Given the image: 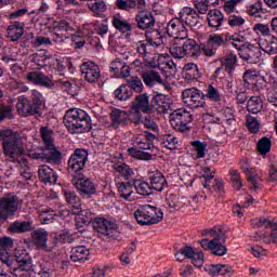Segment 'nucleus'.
I'll use <instances>...</instances> for the list:
<instances>
[{"label": "nucleus", "mask_w": 277, "mask_h": 277, "mask_svg": "<svg viewBox=\"0 0 277 277\" xmlns=\"http://www.w3.org/2000/svg\"><path fill=\"white\" fill-rule=\"evenodd\" d=\"M260 49L267 53V55H276L277 54V37L268 36L261 40Z\"/></svg>", "instance_id": "obj_33"}, {"label": "nucleus", "mask_w": 277, "mask_h": 277, "mask_svg": "<svg viewBox=\"0 0 277 277\" xmlns=\"http://www.w3.org/2000/svg\"><path fill=\"white\" fill-rule=\"evenodd\" d=\"M90 256V250L85 248V246H78L71 249L70 260L74 263H78L80 261H88Z\"/></svg>", "instance_id": "obj_37"}, {"label": "nucleus", "mask_w": 277, "mask_h": 277, "mask_svg": "<svg viewBox=\"0 0 277 277\" xmlns=\"http://www.w3.org/2000/svg\"><path fill=\"white\" fill-rule=\"evenodd\" d=\"M182 100L185 105L192 109H207V100L205 97V92L198 88H188L182 92Z\"/></svg>", "instance_id": "obj_9"}, {"label": "nucleus", "mask_w": 277, "mask_h": 277, "mask_svg": "<svg viewBox=\"0 0 277 277\" xmlns=\"http://www.w3.org/2000/svg\"><path fill=\"white\" fill-rule=\"evenodd\" d=\"M205 98H209L212 103H221L222 94L217 88L213 87V84H209L205 94Z\"/></svg>", "instance_id": "obj_51"}, {"label": "nucleus", "mask_w": 277, "mask_h": 277, "mask_svg": "<svg viewBox=\"0 0 277 277\" xmlns=\"http://www.w3.org/2000/svg\"><path fill=\"white\" fill-rule=\"evenodd\" d=\"M13 259L16 262V269H19V272H31L34 269V260L25 249H16Z\"/></svg>", "instance_id": "obj_14"}, {"label": "nucleus", "mask_w": 277, "mask_h": 277, "mask_svg": "<svg viewBox=\"0 0 277 277\" xmlns=\"http://www.w3.org/2000/svg\"><path fill=\"white\" fill-rule=\"evenodd\" d=\"M207 21L208 26L214 31H217L222 27V23H224V14L217 9L211 10L207 15Z\"/></svg>", "instance_id": "obj_29"}, {"label": "nucleus", "mask_w": 277, "mask_h": 277, "mask_svg": "<svg viewBox=\"0 0 277 277\" xmlns=\"http://www.w3.org/2000/svg\"><path fill=\"white\" fill-rule=\"evenodd\" d=\"M79 177H72L71 183L74 187H76L83 198H92L94 194H96V184L92 182V180L88 177H81V175H78Z\"/></svg>", "instance_id": "obj_10"}, {"label": "nucleus", "mask_w": 277, "mask_h": 277, "mask_svg": "<svg viewBox=\"0 0 277 277\" xmlns=\"http://www.w3.org/2000/svg\"><path fill=\"white\" fill-rule=\"evenodd\" d=\"M184 78L186 81H194L196 79H200V69H198V65L195 63H188L183 68Z\"/></svg>", "instance_id": "obj_38"}, {"label": "nucleus", "mask_w": 277, "mask_h": 277, "mask_svg": "<svg viewBox=\"0 0 277 277\" xmlns=\"http://www.w3.org/2000/svg\"><path fill=\"white\" fill-rule=\"evenodd\" d=\"M148 47H150V43H148L147 40L136 42V52L143 60H146V57H148Z\"/></svg>", "instance_id": "obj_62"}, {"label": "nucleus", "mask_w": 277, "mask_h": 277, "mask_svg": "<svg viewBox=\"0 0 277 277\" xmlns=\"http://www.w3.org/2000/svg\"><path fill=\"white\" fill-rule=\"evenodd\" d=\"M222 66L228 75H233L235 68H237V54L228 50L223 57L220 60Z\"/></svg>", "instance_id": "obj_30"}, {"label": "nucleus", "mask_w": 277, "mask_h": 277, "mask_svg": "<svg viewBox=\"0 0 277 277\" xmlns=\"http://www.w3.org/2000/svg\"><path fill=\"white\" fill-rule=\"evenodd\" d=\"M80 70L88 83H98L101 81V67L94 62H84L80 65Z\"/></svg>", "instance_id": "obj_13"}, {"label": "nucleus", "mask_w": 277, "mask_h": 277, "mask_svg": "<svg viewBox=\"0 0 277 277\" xmlns=\"http://www.w3.org/2000/svg\"><path fill=\"white\" fill-rule=\"evenodd\" d=\"M161 143L169 150H176L179 148V138L172 134H163Z\"/></svg>", "instance_id": "obj_49"}, {"label": "nucleus", "mask_w": 277, "mask_h": 277, "mask_svg": "<svg viewBox=\"0 0 277 277\" xmlns=\"http://www.w3.org/2000/svg\"><path fill=\"white\" fill-rule=\"evenodd\" d=\"M136 23L137 29L141 31H148L154 29L157 25V19L155 18V14L150 11H140L134 18Z\"/></svg>", "instance_id": "obj_15"}, {"label": "nucleus", "mask_w": 277, "mask_h": 277, "mask_svg": "<svg viewBox=\"0 0 277 277\" xmlns=\"http://www.w3.org/2000/svg\"><path fill=\"white\" fill-rule=\"evenodd\" d=\"M63 122L69 133H85L92 131V119L90 115L80 108L67 110Z\"/></svg>", "instance_id": "obj_1"}, {"label": "nucleus", "mask_w": 277, "mask_h": 277, "mask_svg": "<svg viewBox=\"0 0 277 277\" xmlns=\"http://www.w3.org/2000/svg\"><path fill=\"white\" fill-rule=\"evenodd\" d=\"M193 5L195 10H197V13L200 14H207L209 12V3L207 0H193Z\"/></svg>", "instance_id": "obj_64"}, {"label": "nucleus", "mask_w": 277, "mask_h": 277, "mask_svg": "<svg viewBox=\"0 0 277 277\" xmlns=\"http://www.w3.org/2000/svg\"><path fill=\"white\" fill-rule=\"evenodd\" d=\"M126 85L130 89V92H136L141 94L144 91V83H142V79L138 77H133L131 80H128Z\"/></svg>", "instance_id": "obj_53"}, {"label": "nucleus", "mask_w": 277, "mask_h": 277, "mask_svg": "<svg viewBox=\"0 0 277 277\" xmlns=\"http://www.w3.org/2000/svg\"><path fill=\"white\" fill-rule=\"evenodd\" d=\"M146 41L149 43V47H156L159 49L163 44V35H161L160 29L151 28L145 31Z\"/></svg>", "instance_id": "obj_31"}, {"label": "nucleus", "mask_w": 277, "mask_h": 277, "mask_svg": "<svg viewBox=\"0 0 277 277\" xmlns=\"http://www.w3.org/2000/svg\"><path fill=\"white\" fill-rule=\"evenodd\" d=\"M166 31L170 38H188V31L185 25L182 24L180 17L171 19L166 28Z\"/></svg>", "instance_id": "obj_16"}, {"label": "nucleus", "mask_w": 277, "mask_h": 277, "mask_svg": "<svg viewBox=\"0 0 277 277\" xmlns=\"http://www.w3.org/2000/svg\"><path fill=\"white\" fill-rule=\"evenodd\" d=\"M111 25L119 31V34H126V38H131V34H133V24L128 19H124L120 15H115L113 16Z\"/></svg>", "instance_id": "obj_24"}, {"label": "nucleus", "mask_w": 277, "mask_h": 277, "mask_svg": "<svg viewBox=\"0 0 277 277\" xmlns=\"http://www.w3.org/2000/svg\"><path fill=\"white\" fill-rule=\"evenodd\" d=\"M226 22L227 25L232 27V29H235V27H242V25H246V19L235 13H230L226 18Z\"/></svg>", "instance_id": "obj_54"}, {"label": "nucleus", "mask_w": 277, "mask_h": 277, "mask_svg": "<svg viewBox=\"0 0 277 277\" xmlns=\"http://www.w3.org/2000/svg\"><path fill=\"white\" fill-rule=\"evenodd\" d=\"M142 79L148 88H153L156 83L163 84V79L161 78V75H159V71L155 70H148L144 71L142 74Z\"/></svg>", "instance_id": "obj_35"}, {"label": "nucleus", "mask_w": 277, "mask_h": 277, "mask_svg": "<svg viewBox=\"0 0 277 277\" xmlns=\"http://www.w3.org/2000/svg\"><path fill=\"white\" fill-rule=\"evenodd\" d=\"M179 18L183 25H186L190 29L200 25V15L192 6H184L179 13Z\"/></svg>", "instance_id": "obj_12"}, {"label": "nucleus", "mask_w": 277, "mask_h": 277, "mask_svg": "<svg viewBox=\"0 0 277 277\" xmlns=\"http://www.w3.org/2000/svg\"><path fill=\"white\" fill-rule=\"evenodd\" d=\"M169 121L174 131L185 133L192 131L189 124L194 122V115L185 108L175 109L169 115Z\"/></svg>", "instance_id": "obj_6"}, {"label": "nucleus", "mask_w": 277, "mask_h": 277, "mask_svg": "<svg viewBox=\"0 0 277 277\" xmlns=\"http://www.w3.org/2000/svg\"><path fill=\"white\" fill-rule=\"evenodd\" d=\"M115 183L120 198L129 202L135 200V197H133V184L131 182H118V179H115Z\"/></svg>", "instance_id": "obj_26"}, {"label": "nucleus", "mask_w": 277, "mask_h": 277, "mask_svg": "<svg viewBox=\"0 0 277 277\" xmlns=\"http://www.w3.org/2000/svg\"><path fill=\"white\" fill-rule=\"evenodd\" d=\"M208 42L217 51L226 42V37L224 38V35L213 34L209 36Z\"/></svg>", "instance_id": "obj_59"}, {"label": "nucleus", "mask_w": 277, "mask_h": 277, "mask_svg": "<svg viewBox=\"0 0 277 277\" xmlns=\"http://www.w3.org/2000/svg\"><path fill=\"white\" fill-rule=\"evenodd\" d=\"M141 124H144L145 129H149L150 131H158L159 129V126L150 114H146V116L141 119Z\"/></svg>", "instance_id": "obj_60"}, {"label": "nucleus", "mask_w": 277, "mask_h": 277, "mask_svg": "<svg viewBox=\"0 0 277 277\" xmlns=\"http://www.w3.org/2000/svg\"><path fill=\"white\" fill-rule=\"evenodd\" d=\"M54 31H57L58 34H66L68 31H75V28L71 27L68 21L62 19L54 26Z\"/></svg>", "instance_id": "obj_63"}, {"label": "nucleus", "mask_w": 277, "mask_h": 277, "mask_svg": "<svg viewBox=\"0 0 277 277\" xmlns=\"http://www.w3.org/2000/svg\"><path fill=\"white\" fill-rule=\"evenodd\" d=\"M169 52L174 60H184V57L198 60L200 56V44L188 37H180L173 40V43L169 48Z\"/></svg>", "instance_id": "obj_2"}, {"label": "nucleus", "mask_w": 277, "mask_h": 277, "mask_svg": "<svg viewBox=\"0 0 277 277\" xmlns=\"http://www.w3.org/2000/svg\"><path fill=\"white\" fill-rule=\"evenodd\" d=\"M151 95L148 93H141L135 96V100L132 102V109H136L142 114H153V104Z\"/></svg>", "instance_id": "obj_17"}, {"label": "nucleus", "mask_w": 277, "mask_h": 277, "mask_svg": "<svg viewBox=\"0 0 277 277\" xmlns=\"http://www.w3.org/2000/svg\"><path fill=\"white\" fill-rule=\"evenodd\" d=\"M88 150L83 148H76L67 160V172L71 176H81L85 164L88 163Z\"/></svg>", "instance_id": "obj_8"}, {"label": "nucleus", "mask_w": 277, "mask_h": 277, "mask_svg": "<svg viewBox=\"0 0 277 277\" xmlns=\"http://www.w3.org/2000/svg\"><path fill=\"white\" fill-rule=\"evenodd\" d=\"M55 217H57V210L52 208H45L39 212V222L41 224H53Z\"/></svg>", "instance_id": "obj_40"}, {"label": "nucleus", "mask_w": 277, "mask_h": 277, "mask_svg": "<svg viewBox=\"0 0 277 277\" xmlns=\"http://www.w3.org/2000/svg\"><path fill=\"white\" fill-rule=\"evenodd\" d=\"M0 140L4 156L15 158L16 155L23 153V138L18 132H14L12 129L2 130Z\"/></svg>", "instance_id": "obj_3"}, {"label": "nucleus", "mask_w": 277, "mask_h": 277, "mask_svg": "<svg viewBox=\"0 0 277 277\" xmlns=\"http://www.w3.org/2000/svg\"><path fill=\"white\" fill-rule=\"evenodd\" d=\"M41 138L43 140L44 148H53L55 144L53 143V130L49 127H41L40 129Z\"/></svg>", "instance_id": "obj_48"}, {"label": "nucleus", "mask_w": 277, "mask_h": 277, "mask_svg": "<svg viewBox=\"0 0 277 277\" xmlns=\"http://www.w3.org/2000/svg\"><path fill=\"white\" fill-rule=\"evenodd\" d=\"M229 176V181H232L234 189H237L239 192V189L243 187V183L241 182V174L239 173V171L230 169Z\"/></svg>", "instance_id": "obj_56"}, {"label": "nucleus", "mask_w": 277, "mask_h": 277, "mask_svg": "<svg viewBox=\"0 0 277 277\" xmlns=\"http://www.w3.org/2000/svg\"><path fill=\"white\" fill-rule=\"evenodd\" d=\"M110 120L115 129H118L120 124H127V111L120 109L113 110L110 113Z\"/></svg>", "instance_id": "obj_42"}, {"label": "nucleus", "mask_w": 277, "mask_h": 277, "mask_svg": "<svg viewBox=\"0 0 277 277\" xmlns=\"http://www.w3.org/2000/svg\"><path fill=\"white\" fill-rule=\"evenodd\" d=\"M34 159H41L48 163H60L62 161V151L53 145V148H44L41 154H35Z\"/></svg>", "instance_id": "obj_21"}, {"label": "nucleus", "mask_w": 277, "mask_h": 277, "mask_svg": "<svg viewBox=\"0 0 277 277\" xmlns=\"http://www.w3.org/2000/svg\"><path fill=\"white\" fill-rule=\"evenodd\" d=\"M93 229L104 241H116L118 239V225L107 219L96 217L92 222Z\"/></svg>", "instance_id": "obj_7"}, {"label": "nucleus", "mask_w": 277, "mask_h": 277, "mask_svg": "<svg viewBox=\"0 0 277 277\" xmlns=\"http://www.w3.org/2000/svg\"><path fill=\"white\" fill-rule=\"evenodd\" d=\"M256 148L260 155L262 156L267 155L272 150V138L267 136L260 138L258 142Z\"/></svg>", "instance_id": "obj_50"}, {"label": "nucleus", "mask_w": 277, "mask_h": 277, "mask_svg": "<svg viewBox=\"0 0 277 277\" xmlns=\"http://www.w3.org/2000/svg\"><path fill=\"white\" fill-rule=\"evenodd\" d=\"M134 217L140 226H153L163 220V211L155 206L144 205L134 211Z\"/></svg>", "instance_id": "obj_4"}, {"label": "nucleus", "mask_w": 277, "mask_h": 277, "mask_svg": "<svg viewBox=\"0 0 277 277\" xmlns=\"http://www.w3.org/2000/svg\"><path fill=\"white\" fill-rule=\"evenodd\" d=\"M253 226L255 228H274L276 223L269 217H260L253 220Z\"/></svg>", "instance_id": "obj_57"}, {"label": "nucleus", "mask_w": 277, "mask_h": 277, "mask_svg": "<svg viewBox=\"0 0 277 277\" xmlns=\"http://www.w3.org/2000/svg\"><path fill=\"white\" fill-rule=\"evenodd\" d=\"M90 2L88 3L89 10L91 12H94V14H103L105 10H107V4H105V1L103 0H89Z\"/></svg>", "instance_id": "obj_52"}, {"label": "nucleus", "mask_w": 277, "mask_h": 277, "mask_svg": "<svg viewBox=\"0 0 277 277\" xmlns=\"http://www.w3.org/2000/svg\"><path fill=\"white\" fill-rule=\"evenodd\" d=\"M134 187L136 189V193L140 194V196H150V194H153L150 182L134 180Z\"/></svg>", "instance_id": "obj_45"}, {"label": "nucleus", "mask_w": 277, "mask_h": 277, "mask_svg": "<svg viewBox=\"0 0 277 277\" xmlns=\"http://www.w3.org/2000/svg\"><path fill=\"white\" fill-rule=\"evenodd\" d=\"M23 200L14 193H9L0 198V226L5 224L8 220H14L18 208L22 207Z\"/></svg>", "instance_id": "obj_5"}, {"label": "nucleus", "mask_w": 277, "mask_h": 277, "mask_svg": "<svg viewBox=\"0 0 277 277\" xmlns=\"http://www.w3.org/2000/svg\"><path fill=\"white\" fill-rule=\"evenodd\" d=\"M35 228L36 226H34V221L17 220L10 224L8 230L11 235H23L25 233H31Z\"/></svg>", "instance_id": "obj_23"}, {"label": "nucleus", "mask_w": 277, "mask_h": 277, "mask_svg": "<svg viewBox=\"0 0 277 277\" xmlns=\"http://www.w3.org/2000/svg\"><path fill=\"white\" fill-rule=\"evenodd\" d=\"M225 42H229L234 49H237V51H242L248 47V43H246V37L239 36V35H230L225 34Z\"/></svg>", "instance_id": "obj_36"}, {"label": "nucleus", "mask_w": 277, "mask_h": 277, "mask_svg": "<svg viewBox=\"0 0 277 277\" xmlns=\"http://www.w3.org/2000/svg\"><path fill=\"white\" fill-rule=\"evenodd\" d=\"M113 96L116 101H129L133 96V92L127 84H121L114 91Z\"/></svg>", "instance_id": "obj_41"}, {"label": "nucleus", "mask_w": 277, "mask_h": 277, "mask_svg": "<svg viewBox=\"0 0 277 277\" xmlns=\"http://www.w3.org/2000/svg\"><path fill=\"white\" fill-rule=\"evenodd\" d=\"M0 261L2 263L3 269L16 271V262L14 261V256L10 255V252L1 251L0 252Z\"/></svg>", "instance_id": "obj_44"}, {"label": "nucleus", "mask_w": 277, "mask_h": 277, "mask_svg": "<svg viewBox=\"0 0 277 277\" xmlns=\"http://www.w3.org/2000/svg\"><path fill=\"white\" fill-rule=\"evenodd\" d=\"M128 155L133 157V159H138L140 161H150L153 159V154L142 151L135 147L128 148Z\"/></svg>", "instance_id": "obj_46"}, {"label": "nucleus", "mask_w": 277, "mask_h": 277, "mask_svg": "<svg viewBox=\"0 0 277 277\" xmlns=\"http://www.w3.org/2000/svg\"><path fill=\"white\" fill-rule=\"evenodd\" d=\"M30 103L32 104V107L36 108L38 114H40V107H42V93L36 89L32 90Z\"/></svg>", "instance_id": "obj_61"}, {"label": "nucleus", "mask_w": 277, "mask_h": 277, "mask_svg": "<svg viewBox=\"0 0 277 277\" xmlns=\"http://www.w3.org/2000/svg\"><path fill=\"white\" fill-rule=\"evenodd\" d=\"M16 109L17 114H19V116H23L24 118L40 114L31 104V100H28L25 95H21L17 97Z\"/></svg>", "instance_id": "obj_18"}, {"label": "nucleus", "mask_w": 277, "mask_h": 277, "mask_svg": "<svg viewBox=\"0 0 277 277\" xmlns=\"http://www.w3.org/2000/svg\"><path fill=\"white\" fill-rule=\"evenodd\" d=\"M38 176L41 183H50V185H55L58 179L57 173H55V171L49 166L39 167Z\"/></svg>", "instance_id": "obj_27"}, {"label": "nucleus", "mask_w": 277, "mask_h": 277, "mask_svg": "<svg viewBox=\"0 0 277 277\" xmlns=\"http://www.w3.org/2000/svg\"><path fill=\"white\" fill-rule=\"evenodd\" d=\"M240 168L242 172L247 174V181H249V183L253 185L251 189H259L261 187V185L259 184V175L250 174L252 169L250 168V161L248 160V158H243L240 161Z\"/></svg>", "instance_id": "obj_32"}, {"label": "nucleus", "mask_w": 277, "mask_h": 277, "mask_svg": "<svg viewBox=\"0 0 277 277\" xmlns=\"http://www.w3.org/2000/svg\"><path fill=\"white\" fill-rule=\"evenodd\" d=\"M249 114H259L263 109V98L261 96H251L247 103Z\"/></svg>", "instance_id": "obj_43"}, {"label": "nucleus", "mask_w": 277, "mask_h": 277, "mask_svg": "<svg viewBox=\"0 0 277 277\" xmlns=\"http://www.w3.org/2000/svg\"><path fill=\"white\" fill-rule=\"evenodd\" d=\"M259 45L248 43L247 47L239 53V57L247 64H261L263 52Z\"/></svg>", "instance_id": "obj_11"}, {"label": "nucleus", "mask_w": 277, "mask_h": 277, "mask_svg": "<svg viewBox=\"0 0 277 277\" xmlns=\"http://www.w3.org/2000/svg\"><path fill=\"white\" fill-rule=\"evenodd\" d=\"M8 159L13 163H18L22 168L29 167V160L25 157V147H23V151L21 154H17L15 157H8Z\"/></svg>", "instance_id": "obj_58"}, {"label": "nucleus", "mask_w": 277, "mask_h": 277, "mask_svg": "<svg viewBox=\"0 0 277 277\" xmlns=\"http://www.w3.org/2000/svg\"><path fill=\"white\" fill-rule=\"evenodd\" d=\"M151 114L157 111L158 114H167L170 109V103L168 102V96L163 94L151 95Z\"/></svg>", "instance_id": "obj_22"}, {"label": "nucleus", "mask_w": 277, "mask_h": 277, "mask_svg": "<svg viewBox=\"0 0 277 277\" xmlns=\"http://www.w3.org/2000/svg\"><path fill=\"white\" fill-rule=\"evenodd\" d=\"M129 123L140 127L142 124V113L133 108L129 113H126V124Z\"/></svg>", "instance_id": "obj_47"}, {"label": "nucleus", "mask_w": 277, "mask_h": 277, "mask_svg": "<svg viewBox=\"0 0 277 277\" xmlns=\"http://www.w3.org/2000/svg\"><path fill=\"white\" fill-rule=\"evenodd\" d=\"M63 194L67 205L72 207L71 213L79 215L81 213V198H79V195L75 190H63Z\"/></svg>", "instance_id": "obj_28"}, {"label": "nucleus", "mask_w": 277, "mask_h": 277, "mask_svg": "<svg viewBox=\"0 0 277 277\" xmlns=\"http://www.w3.org/2000/svg\"><path fill=\"white\" fill-rule=\"evenodd\" d=\"M148 181L151 192H163L168 187V180L159 170L149 172Z\"/></svg>", "instance_id": "obj_19"}, {"label": "nucleus", "mask_w": 277, "mask_h": 277, "mask_svg": "<svg viewBox=\"0 0 277 277\" xmlns=\"http://www.w3.org/2000/svg\"><path fill=\"white\" fill-rule=\"evenodd\" d=\"M31 241L37 250H48L47 243L49 241V232L44 228H37L32 229L31 234Z\"/></svg>", "instance_id": "obj_20"}, {"label": "nucleus", "mask_w": 277, "mask_h": 277, "mask_svg": "<svg viewBox=\"0 0 277 277\" xmlns=\"http://www.w3.org/2000/svg\"><path fill=\"white\" fill-rule=\"evenodd\" d=\"M113 170H116L126 181H131L135 176V172L127 163H115L113 164Z\"/></svg>", "instance_id": "obj_39"}, {"label": "nucleus", "mask_w": 277, "mask_h": 277, "mask_svg": "<svg viewBox=\"0 0 277 277\" xmlns=\"http://www.w3.org/2000/svg\"><path fill=\"white\" fill-rule=\"evenodd\" d=\"M194 150L197 151V159H205L207 157V143L200 141L190 142Z\"/></svg>", "instance_id": "obj_55"}, {"label": "nucleus", "mask_w": 277, "mask_h": 277, "mask_svg": "<svg viewBox=\"0 0 277 277\" xmlns=\"http://www.w3.org/2000/svg\"><path fill=\"white\" fill-rule=\"evenodd\" d=\"M6 38L11 40V42H18V40L23 38V34H25V24L11 22L6 28Z\"/></svg>", "instance_id": "obj_25"}, {"label": "nucleus", "mask_w": 277, "mask_h": 277, "mask_svg": "<svg viewBox=\"0 0 277 277\" xmlns=\"http://www.w3.org/2000/svg\"><path fill=\"white\" fill-rule=\"evenodd\" d=\"M214 241H216V246L214 249H211L212 254H214V256H224L226 252H228V249L224 246V243H226V234H217L214 237Z\"/></svg>", "instance_id": "obj_34"}]
</instances>
